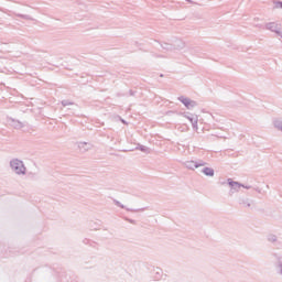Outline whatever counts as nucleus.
<instances>
[{"label":"nucleus","mask_w":282,"mask_h":282,"mask_svg":"<svg viewBox=\"0 0 282 282\" xmlns=\"http://www.w3.org/2000/svg\"><path fill=\"white\" fill-rule=\"evenodd\" d=\"M181 102H183V105H185V107L187 109H192V107H195V101L186 98V97H180Z\"/></svg>","instance_id":"f257e3e1"},{"label":"nucleus","mask_w":282,"mask_h":282,"mask_svg":"<svg viewBox=\"0 0 282 282\" xmlns=\"http://www.w3.org/2000/svg\"><path fill=\"white\" fill-rule=\"evenodd\" d=\"M203 173H205L206 175H209V177H213V175H215V171H213V169L210 167L204 169Z\"/></svg>","instance_id":"f03ea898"},{"label":"nucleus","mask_w":282,"mask_h":282,"mask_svg":"<svg viewBox=\"0 0 282 282\" xmlns=\"http://www.w3.org/2000/svg\"><path fill=\"white\" fill-rule=\"evenodd\" d=\"M15 164H17V163L13 162V163H12V166L15 169V171H18V170H19V166H15Z\"/></svg>","instance_id":"7ed1b4c3"},{"label":"nucleus","mask_w":282,"mask_h":282,"mask_svg":"<svg viewBox=\"0 0 282 282\" xmlns=\"http://www.w3.org/2000/svg\"><path fill=\"white\" fill-rule=\"evenodd\" d=\"M281 8H282V3H281Z\"/></svg>","instance_id":"20e7f679"}]
</instances>
